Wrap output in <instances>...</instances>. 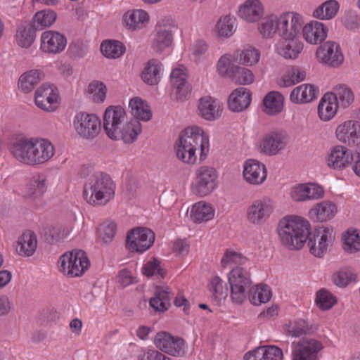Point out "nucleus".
I'll return each mask as SVG.
<instances>
[{"label":"nucleus","mask_w":360,"mask_h":360,"mask_svg":"<svg viewBox=\"0 0 360 360\" xmlns=\"http://www.w3.org/2000/svg\"><path fill=\"white\" fill-rule=\"evenodd\" d=\"M177 158L188 165L197 162V151L200 160H203L209 152V137L198 126L186 127L181 132L174 146Z\"/></svg>","instance_id":"nucleus-1"},{"label":"nucleus","mask_w":360,"mask_h":360,"mask_svg":"<svg viewBox=\"0 0 360 360\" xmlns=\"http://www.w3.org/2000/svg\"><path fill=\"white\" fill-rule=\"evenodd\" d=\"M115 192V184L110 176L101 171L90 175L84 187V197L88 203L104 205L110 201Z\"/></svg>","instance_id":"nucleus-2"},{"label":"nucleus","mask_w":360,"mask_h":360,"mask_svg":"<svg viewBox=\"0 0 360 360\" xmlns=\"http://www.w3.org/2000/svg\"><path fill=\"white\" fill-rule=\"evenodd\" d=\"M309 222L299 217H284L278 226L281 243L290 250H300L303 247L309 236Z\"/></svg>","instance_id":"nucleus-3"},{"label":"nucleus","mask_w":360,"mask_h":360,"mask_svg":"<svg viewBox=\"0 0 360 360\" xmlns=\"http://www.w3.org/2000/svg\"><path fill=\"white\" fill-rule=\"evenodd\" d=\"M59 270L71 278L79 277L89 269L90 262L86 252L82 250H74L60 257Z\"/></svg>","instance_id":"nucleus-4"},{"label":"nucleus","mask_w":360,"mask_h":360,"mask_svg":"<svg viewBox=\"0 0 360 360\" xmlns=\"http://www.w3.org/2000/svg\"><path fill=\"white\" fill-rule=\"evenodd\" d=\"M228 278L231 300L237 304L243 303L247 297L248 292L252 293L250 272L244 268L237 266L230 271Z\"/></svg>","instance_id":"nucleus-5"},{"label":"nucleus","mask_w":360,"mask_h":360,"mask_svg":"<svg viewBox=\"0 0 360 360\" xmlns=\"http://www.w3.org/2000/svg\"><path fill=\"white\" fill-rule=\"evenodd\" d=\"M217 172L213 167L205 165L200 167L195 171L193 192L200 197L210 194L217 186Z\"/></svg>","instance_id":"nucleus-6"},{"label":"nucleus","mask_w":360,"mask_h":360,"mask_svg":"<svg viewBox=\"0 0 360 360\" xmlns=\"http://www.w3.org/2000/svg\"><path fill=\"white\" fill-rule=\"evenodd\" d=\"M73 124L77 134L87 140L94 139L101 131V120L94 114L79 112L75 115Z\"/></svg>","instance_id":"nucleus-7"},{"label":"nucleus","mask_w":360,"mask_h":360,"mask_svg":"<svg viewBox=\"0 0 360 360\" xmlns=\"http://www.w3.org/2000/svg\"><path fill=\"white\" fill-rule=\"evenodd\" d=\"M333 239V231L330 228L319 227L313 232L309 231L307 240L310 253L316 257H322Z\"/></svg>","instance_id":"nucleus-8"},{"label":"nucleus","mask_w":360,"mask_h":360,"mask_svg":"<svg viewBox=\"0 0 360 360\" xmlns=\"http://www.w3.org/2000/svg\"><path fill=\"white\" fill-rule=\"evenodd\" d=\"M155 238V233L151 229L138 227L127 233V246L131 252H143L153 245Z\"/></svg>","instance_id":"nucleus-9"},{"label":"nucleus","mask_w":360,"mask_h":360,"mask_svg":"<svg viewBox=\"0 0 360 360\" xmlns=\"http://www.w3.org/2000/svg\"><path fill=\"white\" fill-rule=\"evenodd\" d=\"M302 17L297 13L285 12L279 16L278 35L283 39H297L302 28Z\"/></svg>","instance_id":"nucleus-10"},{"label":"nucleus","mask_w":360,"mask_h":360,"mask_svg":"<svg viewBox=\"0 0 360 360\" xmlns=\"http://www.w3.org/2000/svg\"><path fill=\"white\" fill-rule=\"evenodd\" d=\"M34 102L42 110L55 111L59 105V94L56 86L48 83L41 84L35 91Z\"/></svg>","instance_id":"nucleus-11"},{"label":"nucleus","mask_w":360,"mask_h":360,"mask_svg":"<svg viewBox=\"0 0 360 360\" xmlns=\"http://www.w3.org/2000/svg\"><path fill=\"white\" fill-rule=\"evenodd\" d=\"M124 109L121 106H110L104 113L103 127L107 136L114 140L117 139L119 129L126 122Z\"/></svg>","instance_id":"nucleus-12"},{"label":"nucleus","mask_w":360,"mask_h":360,"mask_svg":"<svg viewBox=\"0 0 360 360\" xmlns=\"http://www.w3.org/2000/svg\"><path fill=\"white\" fill-rule=\"evenodd\" d=\"M288 143V135L285 131H274L264 136L259 145V152L267 156L278 154Z\"/></svg>","instance_id":"nucleus-13"},{"label":"nucleus","mask_w":360,"mask_h":360,"mask_svg":"<svg viewBox=\"0 0 360 360\" xmlns=\"http://www.w3.org/2000/svg\"><path fill=\"white\" fill-rule=\"evenodd\" d=\"M323 348L319 340L304 338L295 345L292 352V360H319L318 353Z\"/></svg>","instance_id":"nucleus-14"},{"label":"nucleus","mask_w":360,"mask_h":360,"mask_svg":"<svg viewBox=\"0 0 360 360\" xmlns=\"http://www.w3.org/2000/svg\"><path fill=\"white\" fill-rule=\"evenodd\" d=\"M273 210L274 205L270 199L255 200L247 208V220L252 224L260 225L269 219Z\"/></svg>","instance_id":"nucleus-15"},{"label":"nucleus","mask_w":360,"mask_h":360,"mask_svg":"<svg viewBox=\"0 0 360 360\" xmlns=\"http://www.w3.org/2000/svg\"><path fill=\"white\" fill-rule=\"evenodd\" d=\"M155 346L161 351L174 356L185 354V342L179 337H174L167 332H159L154 340Z\"/></svg>","instance_id":"nucleus-16"},{"label":"nucleus","mask_w":360,"mask_h":360,"mask_svg":"<svg viewBox=\"0 0 360 360\" xmlns=\"http://www.w3.org/2000/svg\"><path fill=\"white\" fill-rule=\"evenodd\" d=\"M34 138H20L13 141L10 152L19 162L32 166Z\"/></svg>","instance_id":"nucleus-17"},{"label":"nucleus","mask_w":360,"mask_h":360,"mask_svg":"<svg viewBox=\"0 0 360 360\" xmlns=\"http://www.w3.org/2000/svg\"><path fill=\"white\" fill-rule=\"evenodd\" d=\"M318 60L331 67H338L344 60L339 45L332 41L325 42L316 50Z\"/></svg>","instance_id":"nucleus-18"},{"label":"nucleus","mask_w":360,"mask_h":360,"mask_svg":"<svg viewBox=\"0 0 360 360\" xmlns=\"http://www.w3.org/2000/svg\"><path fill=\"white\" fill-rule=\"evenodd\" d=\"M67 46V39L57 31L48 30L41 35L40 49L44 53L58 54Z\"/></svg>","instance_id":"nucleus-19"},{"label":"nucleus","mask_w":360,"mask_h":360,"mask_svg":"<svg viewBox=\"0 0 360 360\" xmlns=\"http://www.w3.org/2000/svg\"><path fill=\"white\" fill-rule=\"evenodd\" d=\"M337 139L349 146L360 144V122L349 120L340 124L335 131Z\"/></svg>","instance_id":"nucleus-20"},{"label":"nucleus","mask_w":360,"mask_h":360,"mask_svg":"<svg viewBox=\"0 0 360 360\" xmlns=\"http://www.w3.org/2000/svg\"><path fill=\"white\" fill-rule=\"evenodd\" d=\"M353 160V154L346 147L340 145L333 146L326 158L328 166L337 170L348 167Z\"/></svg>","instance_id":"nucleus-21"},{"label":"nucleus","mask_w":360,"mask_h":360,"mask_svg":"<svg viewBox=\"0 0 360 360\" xmlns=\"http://www.w3.org/2000/svg\"><path fill=\"white\" fill-rule=\"evenodd\" d=\"M173 29L170 25L158 24L152 39L151 48L157 53H161L173 42Z\"/></svg>","instance_id":"nucleus-22"},{"label":"nucleus","mask_w":360,"mask_h":360,"mask_svg":"<svg viewBox=\"0 0 360 360\" xmlns=\"http://www.w3.org/2000/svg\"><path fill=\"white\" fill-rule=\"evenodd\" d=\"M266 175V168L263 163L255 160L245 162L243 176L249 184L259 185L265 181Z\"/></svg>","instance_id":"nucleus-23"},{"label":"nucleus","mask_w":360,"mask_h":360,"mask_svg":"<svg viewBox=\"0 0 360 360\" xmlns=\"http://www.w3.org/2000/svg\"><path fill=\"white\" fill-rule=\"evenodd\" d=\"M238 16L248 22H255L264 14V8L260 0H246L238 7Z\"/></svg>","instance_id":"nucleus-24"},{"label":"nucleus","mask_w":360,"mask_h":360,"mask_svg":"<svg viewBox=\"0 0 360 360\" xmlns=\"http://www.w3.org/2000/svg\"><path fill=\"white\" fill-rule=\"evenodd\" d=\"M187 77L186 69L183 67L175 68L171 72L170 81L177 100L186 99L190 94Z\"/></svg>","instance_id":"nucleus-25"},{"label":"nucleus","mask_w":360,"mask_h":360,"mask_svg":"<svg viewBox=\"0 0 360 360\" xmlns=\"http://www.w3.org/2000/svg\"><path fill=\"white\" fill-rule=\"evenodd\" d=\"M34 147L32 166L44 164L54 155V146L48 140L34 138Z\"/></svg>","instance_id":"nucleus-26"},{"label":"nucleus","mask_w":360,"mask_h":360,"mask_svg":"<svg viewBox=\"0 0 360 360\" xmlns=\"http://www.w3.org/2000/svg\"><path fill=\"white\" fill-rule=\"evenodd\" d=\"M282 349L274 345H265L246 353L244 360H282Z\"/></svg>","instance_id":"nucleus-27"},{"label":"nucleus","mask_w":360,"mask_h":360,"mask_svg":"<svg viewBox=\"0 0 360 360\" xmlns=\"http://www.w3.org/2000/svg\"><path fill=\"white\" fill-rule=\"evenodd\" d=\"M319 92V89L314 85L302 84L292 89L290 100L296 104L310 103L317 98Z\"/></svg>","instance_id":"nucleus-28"},{"label":"nucleus","mask_w":360,"mask_h":360,"mask_svg":"<svg viewBox=\"0 0 360 360\" xmlns=\"http://www.w3.org/2000/svg\"><path fill=\"white\" fill-rule=\"evenodd\" d=\"M252 101V94L245 87L235 89L229 96L228 105L233 112H241L245 110Z\"/></svg>","instance_id":"nucleus-29"},{"label":"nucleus","mask_w":360,"mask_h":360,"mask_svg":"<svg viewBox=\"0 0 360 360\" xmlns=\"http://www.w3.org/2000/svg\"><path fill=\"white\" fill-rule=\"evenodd\" d=\"M17 243L18 254L22 257H30L34 255L37 248V235L31 230H25L19 236Z\"/></svg>","instance_id":"nucleus-30"},{"label":"nucleus","mask_w":360,"mask_h":360,"mask_svg":"<svg viewBox=\"0 0 360 360\" xmlns=\"http://www.w3.org/2000/svg\"><path fill=\"white\" fill-rule=\"evenodd\" d=\"M302 29L304 39L311 44H320L327 37V28L321 22H311Z\"/></svg>","instance_id":"nucleus-31"},{"label":"nucleus","mask_w":360,"mask_h":360,"mask_svg":"<svg viewBox=\"0 0 360 360\" xmlns=\"http://www.w3.org/2000/svg\"><path fill=\"white\" fill-rule=\"evenodd\" d=\"M48 180L44 174H34L26 185V195L31 198H41L47 191Z\"/></svg>","instance_id":"nucleus-32"},{"label":"nucleus","mask_w":360,"mask_h":360,"mask_svg":"<svg viewBox=\"0 0 360 360\" xmlns=\"http://www.w3.org/2000/svg\"><path fill=\"white\" fill-rule=\"evenodd\" d=\"M276 44V52L287 60H295L303 50V44L297 39H283Z\"/></svg>","instance_id":"nucleus-33"},{"label":"nucleus","mask_w":360,"mask_h":360,"mask_svg":"<svg viewBox=\"0 0 360 360\" xmlns=\"http://www.w3.org/2000/svg\"><path fill=\"white\" fill-rule=\"evenodd\" d=\"M338 104L331 93H326L321 98L318 105V114L323 121L330 120L337 113Z\"/></svg>","instance_id":"nucleus-34"},{"label":"nucleus","mask_w":360,"mask_h":360,"mask_svg":"<svg viewBox=\"0 0 360 360\" xmlns=\"http://www.w3.org/2000/svg\"><path fill=\"white\" fill-rule=\"evenodd\" d=\"M198 110L202 117L214 120L221 115V108L212 97L205 96L200 100Z\"/></svg>","instance_id":"nucleus-35"},{"label":"nucleus","mask_w":360,"mask_h":360,"mask_svg":"<svg viewBox=\"0 0 360 360\" xmlns=\"http://www.w3.org/2000/svg\"><path fill=\"white\" fill-rule=\"evenodd\" d=\"M162 63L157 59H151L146 64L141 72L143 81L148 85H156L160 81Z\"/></svg>","instance_id":"nucleus-36"},{"label":"nucleus","mask_w":360,"mask_h":360,"mask_svg":"<svg viewBox=\"0 0 360 360\" xmlns=\"http://www.w3.org/2000/svg\"><path fill=\"white\" fill-rule=\"evenodd\" d=\"M284 98L278 91H271L263 100L264 111L269 115H275L281 112L283 108Z\"/></svg>","instance_id":"nucleus-37"},{"label":"nucleus","mask_w":360,"mask_h":360,"mask_svg":"<svg viewBox=\"0 0 360 360\" xmlns=\"http://www.w3.org/2000/svg\"><path fill=\"white\" fill-rule=\"evenodd\" d=\"M129 108L134 117L133 120L148 121L152 117V112L149 106L146 101L139 97H134L130 100Z\"/></svg>","instance_id":"nucleus-38"},{"label":"nucleus","mask_w":360,"mask_h":360,"mask_svg":"<svg viewBox=\"0 0 360 360\" xmlns=\"http://www.w3.org/2000/svg\"><path fill=\"white\" fill-rule=\"evenodd\" d=\"M141 132V126L137 120H131L125 122L120 129L117 139H122L126 143H131Z\"/></svg>","instance_id":"nucleus-39"},{"label":"nucleus","mask_w":360,"mask_h":360,"mask_svg":"<svg viewBox=\"0 0 360 360\" xmlns=\"http://www.w3.org/2000/svg\"><path fill=\"white\" fill-rule=\"evenodd\" d=\"M44 78V74L39 70H31L22 74L18 82L19 87L25 93L31 91Z\"/></svg>","instance_id":"nucleus-40"},{"label":"nucleus","mask_w":360,"mask_h":360,"mask_svg":"<svg viewBox=\"0 0 360 360\" xmlns=\"http://www.w3.org/2000/svg\"><path fill=\"white\" fill-rule=\"evenodd\" d=\"M127 27L131 30L143 28L149 20L147 12L143 10H135L127 12L123 17Z\"/></svg>","instance_id":"nucleus-41"},{"label":"nucleus","mask_w":360,"mask_h":360,"mask_svg":"<svg viewBox=\"0 0 360 360\" xmlns=\"http://www.w3.org/2000/svg\"><path fill=\"white\" fill-rule=\"evenodd\" d=\"M214 211L212 206L205 202H198L193 205L190 217L195 223L207 221L213 218Z\"/></svg>","instance_id":"nucleus-42"},{"label":"nucleus","mask_w":360,"mask_h":360,"mask_svg":"<svg viewBox=\"0 0 360 360\" xmlns=\"http://www.w3.org/2000/svg\"><path fill=\"white\" fill-rule=\"evenodd\" d=\"M170 293L167 287L158 288L155 292L154 297L150 300V306L158 311L167 310L171 304Z\"/></svg>","instance_id":"nucleus-43"},{"label":"nucleus","mask_w":360,"mask_h":360,"mask_svg":"<svg viewBox=\"0 0 360 360\" xmlns=\"http://www.w3.org/2000/svg\"><path fill=\"white\" fill-rule=\"evenodd\" d=\"M340 4L336 0H327L313 12V16L319 20H331L338 13Z\"/></svg>","instance_id":"nucleus-44"},{"label":"nucleus","mask_w":360,"mask_h":360,"mask_svg":"<svg viewBox=\"0 0 360 360\" xmlns=\"http://www.w3.org/2000/svg\"><path fill=\"white\" fill-rule=\"evenodd\" d=\"M342 248L347 254H354L360 251V231L349 229L342 233Z\"/></svg>","instance_id":"nucleus-45"},{"label":"nucleus","mask_w":360,"mask_h":360,"mask_svg":"<svg viewBox=\"0 0 360 360\" xmlns=\"http://www.w3.org/2000/svg\"><path fill=\"white\" fill-rule=\"evenodd\" d=\"M278 20L279 17L274 14H270L258 24V31L263 38H272L276 32H278Z\"/></svg>","instance_id":"nucleus-46"},{"label":"nucleus","mask_w":360,"mask_h":360,"mask_svg":"<svg viewBox=\"0 0 360 360\" xmlns=\"http://www.w3.org/2000/svg\"><path fill=\"white\" fill-rule=\"evenodd\" d=\"M335 97V101L342 108L349 107L354 101V94L352 89L345 84L337 85L334 91L330 92Z\"/></svg>","instance_id":"nucleus-47"},{"label":"nucleus","mask_w":360,"mask_h":360,"mask_svg":"<svg viewBox=\"0 0 360 360\" xmlns=\"http://www.w3.org/2000/svg\"><path fill=\"white\" fill-rule=\"evenodd\" d=\"M259 58V51L251 46L242 51H237L233 55L234 60L244 65H255L258 63Z\"/></svg>","instance_id":"nucleus-48"},{"label":"nucleus","mask_w":360,"mask_h":360,"mask_svg":"<svg viewBox=\"0 0 360 360\" xmlns=\"http://www.w3.org/2000/svg\"><path fill=\"white\" fill-rule=\"evenodd\" d=\"M316 215L319 221H326L333 218L337 212V207L335 204L330 201H323L316 205L311 210Z\"/></svg>","instance_id":"nucleus-49"},{"label":"nucleus","mask_w":360,"mask_h":360,"mask_svg":"<svg viewBox=\"0 0 360 360\" xmlns=\"http://www.w3.org/2000/svg\"><path fill=\"white\" fill-rule=\"evenodd\" d=\"M101 51L108 58H118L125 51V47L118 41L108 40L101 45Z\"/></svg>","instance_id":"nucleus-50"},{"label":"nucleus","mask_w":360,"mask_h":360,"mask_svg":"<svg viewBox=\"0 0 360 360\" xmlns=\"http://www.w3.org/2000/svg\"><path fill=\"white\" fill-rule=\"evenodd\" d=\"M57 18L56 13L51 10H43L37 12L33 18V27L42 29L51 26Z\"/></svg>","instance_id":"nucleus-51"},{"label":"nucleus","mask_w":360,"mask_h":360,"mask_svg":"<svg viewBox=\"0 0 360 360\" xmlns=\"http://www.w3.org/2000/svg\"><path fill=\"white\" fill-rule=\"evenodd\" d=\"M247 262V257L240 252L232 249H227L221 259V264L224 268L234 265L237 267L240 265H244Z\"/></svg>","instance_id":"nucleus-52"},{"label":"nucleus","mask_w":360,"mask_h":360,"mask_svg":"<svg viewBox=\"0 0 360 360\" xmlns=\"http://www.w3.org/2000/svg\"><path fill=\"white\" fill-rule=\"evenodd\" d=\"M271 297V292L266 285H257L255 289L252 288V293H250V300L254 305H260L266 303Z\"/></svg>","instance_id":"nucleus-53"},{"label":"nucleus","mask_w":360,"mask_h":360,"mask_svg":"<svg viewBox=\"0 0 360 360\" xmlns=\"http://www.w3.org/2000/svg\"><path fill=\"white\" fill-rule=\"evenodd\" d=\"M285 330L287 335L297 338L309 334L311 331V328L306 321L299 319L286 324Z\"/></svg>","instance_id":"nucleus-54"},{"label":"nucleus","mask_w":360,"mask_h":360,"mask_svg":"<svg viewBox=\"0 0 360 360\" xmlns=\"http://www.w3.org/2000/svg\"><path fill=\"white\" fill-rule=\"evenodd\" d=\"M230 78L237 84L247 85L253 82L255 77L250 70L236 65Z\"/></svg>","instance_id":"nucleus-55"},{"label":"nucleus","mask_w":360,"mask_h":360,"mask_svg":"<svg viewBox=\"0 0 360 360\" xmlns=\"http://www.w3.org/2000/svg\"><path fill=\"white\" fill-rule=\"evenodd\" d=\"M35 36V29L33 27H20L16 34L17 44L21 47L28 48L33 43Z\"/></svg>","instance_id":"nucleus-56"},{"label":"nucleus","mask_w":360,"mask_h":360,"mask_svg":"<svg viewBox=\"0 0 360 360\" xmlns=\"http://www.w3.org/2000/svg\"><path fill=\"white\" fill-rule=\"evenodd\" d=\"M210 290L215 299H225L229 294L227 284L218 276L212 278Z\"/></svg>","instance_id":"nucleus-57"},{"label":"nucleus","mask_w":360,"mask_h":360,"mask_svg":"<svg viewBox=\"0 0 360 360\" xmlns=\"http://www.w3.org/2000/svg\"><path fill=\"white\" fill-rule=\"evenodd\" d=\"M87 92L94 102L102 103L105 98L107 88L103 82L94 81L89 84Z\"/></svg>","instance_id":"nucleus-58"},{"label":"nucleus","mask_w":360,"mask_h":360,"mask_svg":"<svg viewBox=\"0 0 360 360\" xmlns=\"http://www.w3.org/2000/svg\"><path fill=\"white\" fill-rule=\"evenodd\" d=\"M335 297L326 289H321L316 293V305L322 310H328L336 303Z\"/></svg>","instance_id":"nucleus-59"},{"label":"nucleus","mask_w":360,"mask_h":360,"mask_svg":"<svg viewBox=\"0 0 360 360\" xmlns=\"http://www.w3.org/2000/svg\"><path fill=\"white\" fill-rule=\"evenodd\" d=\"M236 19L230 15L221 18L216 25V29L219 36L229 37L233 33Z\"/></svg>","instance_id":"nucleus-60"},{"label":"nucleus","mask_w":360,"mask_h":360,"mask_svg":"<svg viewBox=\"0 0 360 360\" xmlns=\"http://www.w3.org/2000/svg\"><path fill=\"white\" fill-rule=\"evenodd\" d=\"M117 231V225L113 221H105L98 227V236L105 243H110Z\"/></svg>","instance_id":"nucleus-61"},{"label":"nucleus","mask_w":360,"mask_h":360,"mask_svg":"<svg viewBox=\"0 0 360 360\" xmlns=\"http://www.w3.org/2000/svg\"><path fill=\"white\" fill-rule=\"evenodd\" d=\"M233 67L236 65L232 63L231 56L229 54L221 56L217 64V72L223 77L230 78Z\"/></svg>","instance_id":"nucleus-62"},{"label":"nucleus","mask_w":360,"mask_h":360,"mask_svg":"<svg viewBox=\"0 0 360 360\" xmlns=\"http://www.w3.org/2000/svg\"><path fill=\"white\" fill-rule=\"evenodd\" d=\"M356 278V274L350 269H342L333 276L334 283L339 287H345Z\"/></svg>","instance_id":"nucleus-63"},{"label":"nucleus","mask_w":360,"mask_h":360,"mask_svg":"<svg viewBox=\"0 0 360 360\" xmlns=\"http://www.w3.org/2000/svg\"><path fill=\"white\" fill-rule=\"evenodd\" d=\"M142 272L148 277L157 276L163 278L165 274V270L160 267V262L156 258L144 264Z\"/></svg>","instance_id":"nucleus-64"}]
</instances>
